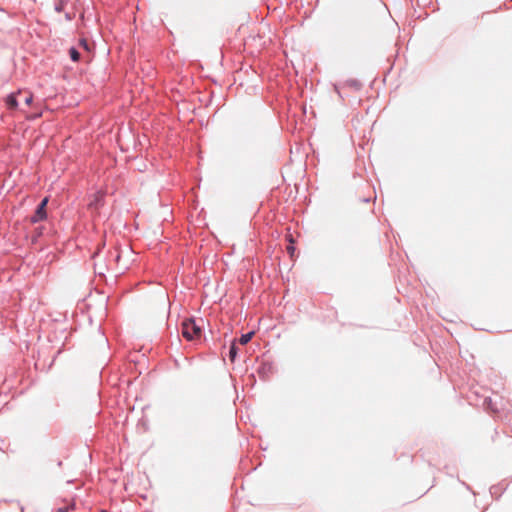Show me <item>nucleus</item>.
Masks as SVG:
<instances>
[{
	"instance_id": "nucleus-2",
	"label": "nucleus",
	"mask_w": 512,
	"mask_h": 512,
	"mask_svg": "<svg viewBox=\"0 0 512 512\" xmlns=\"http://www.w3.org/2000/svg\"><path fill=\"white\" fill-rule=\"evenodd\" d=\"M47 203H48V198L45 197L41 201V203L38 205L35 213L31 216V218H30V222L31 223H37V222H40V221H43L44 219H46V217H47V213H46Z\"/></svg>"
},
{
	"instance_id": "nucleus-1",
	"label": "nucleus",
	"mask_w": 512,
	"mask_h": 512,
	"mask_svg": "<svg viewBox=\"0 0 512 512\" xmlns=\"http://www.w3.org/2000/svg\"><path fill=\"white\" fill-rule=\"evenodd\" d=\"M182 335L188 341L199 340L202 336L201 327L194 319H185L182 322Z\"/></svg>"
},
{
	"instance_id": "nucleus-3",
	"label": "nucleus",
	"mask_w": 512,
	"mask_h": 512,
	"mask_svg": "<svg viewBox=\"0 0 512 512\" xmlns=\"http://www.w3.org/2000/svg\"><path fill=\"white\" fill-rule=\"evenodd\" d=\"M103 198H104L103 192H101V191L96 192L93 195V199L89 203V208H91V209L93 208V209L97 210L98 207L101 205Z\"/></svg>"
},
{
	"instance_id": "nucleus-5",
	"label": "nucleus",
	"mask_w": 512,
	"mask_h": 512,
	"mask_svg": "<svg viewBox=\"0 0 512 512\" xmlns=\"http://www.w3.org/2000/svg\"><path fill=\"white\" fill-rule=\"evenodd\" d=\"M253 335H254V332H249L247 334H243L239 339V343L241 345H246L252 339Z\"/></svg>"
},
{
	"instance_id": "nucleus-6",
	"label": "nucleus",
	"mask_w": 512,
	"mask_h": 512,
	"mask_svg": "<svg viewBox=\"0 0 512 512\" xmlns=\"http://www.w3.org/2000/svg\"><path fill=\"white\" fill-rule=\"evenodd\" d=\"M236 356H237V346H236V343L233 342L231 344V347H230V351H229V358L232 362L235 361L236 359Z\"/></svg>"
},
{
	"instance_id": "nucleus-7",
	"label": "nucleus",
	"mask_w": 512,
	"mask_h": 512,
	"mask_svg": "<svg viewBox=\"0 0 512 512\" xmlns=\"http://www.w3.org/2000/svg\"><path fill=\"white\" fill-rule=\"evenodd\" d=\"M69 55L74 62H77L80 59V53L74 47L69 49Z\"/></svg>"
},
{
	"instance_id": "nucleus-12",
	"label": "nucleus",
	"mask_w": 512,
	"mask_h": 512,
	"mask_svg": "<svg viewBox=\"0 0 512 512\" xmlns=\"http://www.w3.org/2000/svg\"><path fill=\"white\" fill-rule=\"evenodd\" d=\"M56 10H57V11H60V10H61V7H60V6L56 7Z\"/></svg>"
},
{
	"instance_id": "nucleus-10",
	"label": "nucleus",
	"mask_w": 512,
	"mask_h": 512,
	"mask_svg": "<svg viewBox=\"0 0 512 512\" xmlns=\"http://www.w3.org/2000/svg\"><path fill=\"white\" fill-rule=\"evenodd\" d=\"M287 249H288V252L290 253V255L292 256L294 253V248L292 246H288Z\"/></svg>"
},
{
	"instance_id": "nucleus-13",
	"label": "nucleus",
	"mask_w": 512,
	"mask_h": 512,
	"mask_svg": "<svg viewBox=\"0 0 512 512\" xmlns=\"http://www.w3.org/2000/svg\"><path fill=\"white\" fill-rule=\"evenodd\" d=\"M101 512H107V511L103 510V511H101Z\"/></svg>"
},
{
	"instance_id": "nucleus-9",
	"label": "nucleus",
	"mask_w": 512,
	"mask_h": 512,
	"mask_svg": "<svg viewBox=\"0 0 512 512\" xmlns=\"http://www.w3.org/2000/svg\"><path fill=\"white\" fill-rule=\"evenodd\" d=\"M32 101H33V95L30 93H27L24 97L25 104L30 105L32 103Z\"/></svg>"
},
{
	"instance_id": "nucleus-11",
	"label": "nucleus",
	"mask_w": 512,
	"mask_h": 512,
	"mask_svg": "<svg viewBox=\"0 0 512 512\" xmlns=\"http://www.w3.org/2000/svg\"><path fill=\"white\" fill-rule=\"evenodd\" d=\"M80 44H81L85 49H87V42H86V40H81V41H80Z\"/></svg>"
},
{
	"instance_id": "nucleus-4",
	"label": "nucleus",
	"mask_w": 512,
	"mask_h": 512,
	"mask_svg": "<svg viewBox=\"0 0 512 512\" xmlns=\"http://www.w3.org/2000/svg\"><path fill=\"white\" fill-rule=\"evenodd\" d=\"M21 92H18L17 94H10L6 98V104L10 109H16L18 106L17 102V95H20Z\"/></svg>"
},
{
	"instance_id": "nucleus-8",
	"label": "nucleus",
	"mask_w": 512,
	"mask_h": 512,
	"mask_svg": "<svg viewBox=\"0 0 512 512\" xmlns=\"http://www.w3.org/2000/svg\"><path fill=\"white\" fill-rule=\"evenodd\" d=\"M74 509H75V504L72 503L71 505H69L67 507L58 508L57 512H69L70 510H74Z\"/></svg>"
}]
</instances>
